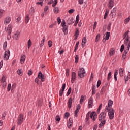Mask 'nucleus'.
Returning a JSON list of instances; mask_svg holds the SVG:
<instances>
[{"label":"nucleus","mask_w":130,"mask_h":130,"mask_svg":"<svg viewBox=\"0 0 130 130\" xmlns=\"http://www.w3.org/2000/svg\"><path fill=\"white\" fill-rule=\"evenodd\" d=\"M1 83H4L6 82V78L5 76H3L2 79L1 80Z\"/></svg>","instance_id":"46"},{"label":"nucleus","mask_w":130,"mask_h":130,"mask_svg":"<svg viewBox=\"0 0 130 130\" xmlns=\"http://www.w3.org/2000/svg\"><path fill=\"white\" fill-rule=\"evenodd\" d=\"M86 42H87V38L85 37H83V38L82 39V46L84 47L85 44H86Z\"/></svg>","instance_id":"25"},{"label":"nucleus","mask_w":130,"mask_h":130,"mask_svg":"<svg viewBox=\"0 0 130 130\" xmlns=\"http://www.w3.org/2000/svg\"><path fill=\"white\" fill-rule=\"evenodd\" d=\"M78 47H79V42H78L75 45L74 52H76V51L78 50Z\"/></svg>","instance_id":"32"},{"label":"nucleus","mask_w":130,"mask_h":130,"mask_svg":"<svg viewBox=\"0 0 130 130\" xmlns=\"http://www.w3.org/2000/svg\"><path fill=\"white\" fill-rule=\"evenodd\" d=\"M48 45H49V47H51V46H52V41L49 40L48 41Z\"/></svg>","instance_id":"48"},{"label":"nucleus","mask_w":130,"mask_h":130,"mask_svg":"<svg viewBox=\"0 0 130 130\" xmlns=\"http://www.w3.org/2000/svg\"><path fill=\"white\" fill-rule=\"evenodd\" d=\"M124 50V45H122L120 49L121 52H122V51H123Z\"/></svg>","instance_id":"50"},{"label":"nucleus","mask_w":130,"mask_h":130,"mask_svg":"<svg viewBox=\"0 0 130 130\" xmlns=\"http://www.w3.org/2000/svg\"><path fill=\"white\" fill-rule=\"evenodd\" d=\"M70 72V69H67L66 71V76L68 77L69 76V72Z\"/></svg>","instance_id":"53"},{"label":"nucleus","mask_w":130,"mask_h":130,"mask_svg":"<svg viewBox=\"0 0 130 130\" xmlns=\"http://www.w3.org/2000/svg\"><path fill=\"white\" fill-rule=\"evenodd\" d=\"M105 117H106V113L102 112L99 116V120L101 122L99 124V126H103L106 122V120H105Z\"/></svg>","instance_id":"2"},{"label":"nucleus","mask_w":130,"mask_h":130,"mask_svg":"<svg viewBox=\"0 0 130 130\" xmlns=\"http://www.w3.org/2000/svg\"><path fill=\"white\" fill-rule=\"evenodd\" d=\"M6 113H3V114H2V119H5V117H6Z\"/></svg>","instance_id":"63"},{"label":"nucleus","mask_w":130,"mask_h":130,"mask_svg":"<svg viewBox=\"0 0 130 130\" xmlns=\"http://www.w3.org/2000/svg\"><path fill=\"white\" fill-rule=\"evenodd\" d=\"M57 22H58V25H59V24H60V23H61V19H60V17L57 18Z\"/></svg>","instance_id":"54"},{"label":"nucleus","mask_w":130,"mask_h":130,"mask_svg":"<svg viewBox=\"0 0 130 130\" xmlns=\"http://www.w3.org/2000/svg\"><path fill=\"white\" fill-rule=\"evenodd\" d=\"M106 112H108V115L110 119H113L114 118V113L115 111L113 108H110V109L105 110Z\"/></svg>","instance_id":"3"},{"label":"nucleus","mask_w":130,"mask_h":130,"mask_svg":"<svg viewBox=\"0 0 130 130\" xmlns=\"http://www.w3.org/2000/svg\"><path fill=\"white\" fill-rule=\"evenodd\" d=\"M114 6V0H109L108 4L109 9H112Z\"/></svg>","instance_id":"14"},{"label":"nucleus","mask_w":130,"mask_h":130,"mask_svg":"<svg viewBox=\"0 0 130 130\" xmlns=\"http://www.w3.org/2000/svg\"><path fill=\"white\" fill-rule=\"evenodd\" d=\"M72 125H73V120H72V119H69V121L67 123V126L68 128H71Z\"/></svg>","instance_id":"22"},{"label":"nucleus","mask_w":130,"mask_h":130,"mask_svg":"<svg viewBox=\"0 0 130 130\" xmlns=\"http://www.w3.org/2000/svg\"><path fill=\"white\" fill-rule=\"evenodd\" d=\"M48 9H49L48 6H45L44 8V12H47V11L48 10Z\"/></svg>","instance_id":"57"},{"label":"nucleus","mask_w":130,"mask_h":130,"mask_svg":"<svg viewBox=\"0 0 130 130\" xmlns=\"http://www.w3.org/2000/svg\"><path fill=\"white\" fill-rule=\"evenodd\" d=\"M35 83H37V84H38V82H39V78L38 77H37L35 80Z\"/></svg>","instance_id":"61"},{"label":"nucleus","mask_w":130,"mask_h":130,"mask_svg":"<svg viewBox=\"0 0 130 130\" xmlns=\"http://www.w3.org/2000/svg\"><path fill=\"white\" fill-rule=\"evenodd\" d=\"M13 29V26H12V25L10 24L8 25L7 28H5V30L7 32V33H8V36H7V39L8 40H10V39H11V33H12V30Z\"/></svg>","instance_id":"4"},{"label":"nucleus","mask_w":130,"mask_h":130,"mask_svg":"<svg viewBox=\"0 0 130 130\" xmlns=\"http://www.w3.org/2000/svg\"><path fill=\"white\" fill-rule=\"evenodd\" d=\"M97 26V22H94V25H93V31L96 29V26Z\"/></svg>","instance_id":"59"},{"label":"nucleus","mask_w":130,"mask_h":130,"mask_svg":"<svg viewBox=\"0 0 130 130\" xmlns=\"http://www.w3.org/2000/svg\"><path fill=\"white\" fill-rule=\"evenodd\" d=\"M10 57V51L8 50L7 51H6L3 56V59L4 60H8Z\"/></svg>","instance_id":"9"},{"label":"nucleus","mask_w":130,"mask_h":130,"mask_svg":"<svg viewBox=\"0 0 130 130\" xmlns=\"http://www.w3.org/2000/svg\"><path fill=\"white\" fill-rule=\"evenodd\" d=\"M79 18H80V16L79 15H77L76 18L75 24H78V23H79Z\"/></svg>","instance_id":"37"},{"label":"nucleus","mask_w":130,"mask_h":130,"mask_svg":"<svg viewBox=\"0 0 130 130\" xmlns=\"http://www.w3.org/2000/svg\"><path fill=\"white\" fill-rule=\"evenodd\" d=\"M78 75L80 78H84L86 76L87 74H86V72L85 71V69L84 68H80L78 70Z\"/></svg>","instance_id":"5"},{"label":"nucleus","mask_w":130,"mask_h":130,"mask_svg":"<svg viewBox=\"0 0 130 130\" xmlns=\"http://www.w3.org/2000/svg\"><path fill=\"white\" fill-rule=\"evenodd\" d=\"M17 74H18V75H19L20 76H22V75H23V73H22V70L18 69L17 71Z\"/></svg>","instance_id":"42"},{"label":"nucleus","mask_w":130,"mask_h":130,"mask_svg":"<svg viewBox=\"0 0 130 130\" xmlns=\"http://www.w3.org/2000/svg\"><path fill=\"white\" fill-rule=\"evenodd\" d=\"M115 51H114V49H111L110 51V56H112L113 54H114Z\"/></svg>","instance_id":"31"},{"label":"nucleus","mask_w":130,"mask_h":130,"mask_svg":"<svg viewBox=\"0 0 130 130\" xmlns=\"http://www.w3.org/2000/svg\"><path fill=\"white\" fill-rule=\"evenodd\" d=\"M112 78L111 76V72H110L108 75V77H107V81H109V80L111 79V78Z\"/></svg>","instance_id":"36"},{"label":"nucleus","mask_w":130,"mask_h":130,"mask_svg":"<svg viewBox=\"0 0 130 130\" xmlns=\"http://www.w3.org/2000/svg\"><path fill=\"white\" fill-rule=\"evenodd\" d=\"M7 41L5 42L3 44V49L4 50H6L7 49Z\"/></svg>","instance_id":"38"},{"label":"nucleus","mask_w":130,"mask_h":130,"mask_svg":"<svg viewBox=\"0 0 130 130\" xmlns=\"http://www.w3.org/2000/svg\"><path fill=\"white\" fill-rule=\"evenodd\" d=\"M65 89H66V83H64L62 86V89L60 90L59 92L60 96H62V94H63V91H64Z\"/></svg>","instance_id":"18"},{"label":"nucleus","mask_w":130,"mask_h":130,"mask_svg":"<svg viewBox=\"0 0 130 130\" xmlns=\"http://www.w3.org/2000/svg\"><path fill=\"white\" fill-rule=\"evenodd\" d=\"M20 21H21V16L18 17L16 19V22H17V23H19V22H20Z\"/></svg>","instance_id":"51"},{"label":"nucleus","mask_w":130,"mask_h":130,"mask_svg":"<svg viewBox=\"0 0 130 130\" xmlns=\"http://www.w3.org/2000/svg\"><path fill=\"white\" fill-rule=\"evenodd\" d=\"M20 60L21 64H24V62L26 60V56L25 55H21Z\"/></svg>","instance_id":"16"},{"label":"nucleus","mask_w":130,"mask_h":130,"mask_svg":"<svg viewBox=\"0 0 130 130\" xmlns=\"http://www.w3.org/2000/svg\"><path fill=\"white\" fill-rule=\"evenodd\" d=\"M12 18L10 17H7L6 19L4 20V23L5 25H8V24H10Z\"/></svg>","instance_id":"13"},{"label":"nucleus","mask_w":130,"mask_h":130,"mask_svg":"<svg viewBox=\"0 0 130 130\" xmlns=\"http://www.w3.org/2000/svg\"><path fill=\"white\" fill-rule=\"evenodd\" d=\"M104 92V87H102V88L101 90L100 94L102 95Z\"/></svg>","instance_id":"64"},{"label":"nucleus","mask_w":130,"mask_h":130,"mask_svg":"<svg viewBox=\"0 0 130 130\" xmlns=\"http://www.w3.org/2000/svg\"><path fill=\"white\" fill-rule=\"evenodd\" d=\"M45 36H44L43 37V39H42V41H41V43H43V44H44V42L45 41Z\"/></svg>","instance_id":"56"},{"label":"nucleus","mask_w":130,"mask_h":130,"mask_svg":"<svg viewBox=\"0 0 130 130\" xmlns=\"http://www.w3.org/2000/svg\"><path fill=\"white\" fill-rule=\"evenodd\" d=\"M69 116H70V114H69V113H68V112L64 114V117L66 118H68V117H69Z\"/></svg>","instance_id":"58"},{"label":"nucleus","mask_w":130,"mask_h":130,"mask_svg":"<svg viewBox=\"0 0 130 130\" xmlns=\"http://www.w3.org/2000/svg\"><path fill=\"white\" fill-rule=\"evenodd\" d=\"M24 122V115L20 114L17 119V124L18 125H21Z\"/></svg>","instance_id":"7"},{"label":"nucleus","mask_w":130,"mask_h":130,"mask_svg":"<svg viewBox=\"0 0 130 130\" xmlns=\"http://www.w3.org/2000/svg\"><path fill=\"white\" fill-rule=\"evenodd\" d=\"M128 33H129V31H127L123 35V39H125L124 43L125 45L127 46V48L125 49L124 52L122 56V59L123 60H124L125 58H126V54H127V52L129 51V48H130V37L128 36Z\"/></svg>","instance_id":"1"},{"label":"nucleus","mask_w":130,"mask_h":130,"mask_svg":"<svg viewBox=\"0 0 130 130\" xmlns=\"http://www.w3.org/2000/svg\"><path fill=\"white\" fill-rule=\"evenodd\" d=\"M89 116L90 118H92L93 121H95V120H96V118H97V115L95 112H92L91 113L90 112Z\"/></svg>","instance_id":"10"},{"label":"nucleus","mask_w":130,"mask_h":130,"mask_svg":"<svg viewBox=\"0 0 130 130\" xmlns=\"http://www.w3.org/2000/svg\"><path fill=\"white\" fill-rule=\"evenodd\" d=\"M57 4V0H55L54 1V2L53 3L52 7H55V6H56Z\"/></svg>","instance_id":"55"},{"label":"nucleus","mask_w":130,"mask_h":130,"mask_svg":"<svg viewBox=\"0 0 130 130\" xmlns=\"http://www.w3.org/2000/svg\"><path fill=\"white\" fill-rule=\"evenodd\" d=\"M60 121V117L59 116H56V121H58L59 122Z\"/></svg>","instance_id":"49"},{"label":"nucleus","mask_w":130,"mask_h":130,"mask_svg":"<svg viewBox=\"0 0 130 130\" xmlns=\"http://www.w3.org/2000/svg\"><path fill=\"white\" fill-rule=\"evenodd\" d=\"M53 11L55 14H58V13H59V8L58 7H54Z\"/></svg>","instance_id":"26"},{"label":"nucleus","mask_w":130,"mask_h":130,"mask_svg":"<svg viewBox=\"0 0 130 130\" xmlns=\"http://www.w3.org/2000/svg\"><path fill=\"white\" fill-rule=\"evenodd\" d=\"M79 33H80L79 32V30L77 29L76 31V33H75V36H76V39H77L78 38V37L79 36Z\"/></svg>","instance_id":"47"},{"label":"nucleus","mask_w":130,"mask_h":130,"mask_svg":"<svg viewBox=\"0 0 130 130\" xmlns=\"http://www.w3.org/2000/svg\"><path fill=\"white\" fill-rule=\"evenodd\" d=\"M78 3L80 4V5H83V3H84V0H78Z\"/></svg>","instance_id":"62"},{"label":"nucleus","mask_w":130,"mask_h":130,"mask_svg":"<svg viewBox=\"0 0 130 130\" xmlns=\"http://www.w3.org/2000/svg\"><path fill=\"white\" fill-rule=\"evenodd\" d=\"M89 116H90V112H89L86 114V121H88L89 120Z\"/></svg>","instance_id":"45"},{"label":"nucleus","mask_w":130,"mask_h":130,"mask_svg":"<svg viewBox=\"0 0 130 130\" xmlns=\"http://www.w3.org/2000/svg\"><path fill=\"white\" fill-rule=\"evenodd\" d=\"M112 104H113V101L109 100L108 102V106L106 107L105 110H108L110 109V108H112Z\"/></svg>","instance_id":"11"},{"label":"nucleus","mask_w":130,"mask_h":130,"mask_svg":"<svg viewBox=\"0 0 130 130\" xmlns=\"http://www.w3.org/2000/svg\"><path fill=\"white\" fill-rule=\"evenodd\" d=\"M32 74H33V71H32V70H29L28 72V75H29V76H31Z\"/></svg>","instance_id":"52"},{"label":"nucleus","mask_w":130,"mask_h":130,"mask_svg":"<svg viewBox=\"0 0 130 130\" xmlns=\"http://www.w3.org/2000/svg\"><path fill=\"white\" fill-rule=\"evenodd\" d=\"M61 26L62 27H63V32L64 35H67V34H68V26L67 25H66V21H64V20H63L62 21Z\"/></svg>","instance_id":"6"},{"label":"nucleus","mask_w":130,"mask_h":130,"mask_svg":"<svg viewBox=\"0 0 130 130\" xmlns=\"http://www.w3.org/2000/svg\"><path fill=\"white\" fill-rule=\"evenodd\" d=\"M80 109H81V105L78 104L76 106V109L75 111V115H74L75 117H78V115H77V114L78 113V112H79V111H80Z\"/></svg>","instance_id":"12"},{"label":"nucleus","mask_w":130,"mask_h":130,"mask_svg":"<svg viewBox=\"0 0 130 130\" xmlns=\"http://www.w3.org/2000/svg\"><path fill=\"white\" fill-rule=\"evenodd\" d=\"M44 0H39V2H38L36 3L37 5H41V6H42L43 5V3L44 2Z\"/></svg>","instance_id":"39"},{"label":"nucleus","mask_w":130,"mask_h":130,"mask_svg":"<svg viewBox=\"0 0 130 130\" xmlns=\"http://www.w3.org/2000/svg\"><path fill=\"white\" fill-rule=\"evenodd\" d=\"M25 20L26 24H28V22H29V21H30V17H29L28 14L26 15Z\"/></svg>","instance_id":"28"},{"label":"nucleus","mask_w":130,"mask_h":130,"mask_svg":"<svg viewBox=\"0 0 130 130\" xmlns=\"http://www.w3.org/2000/svg\"><path fill=\"white\" fill-rule=\"evenodd\" d=\"M88 107L89 108H92L93 107V98H90L88 100Z\"/></svg>","instance_id":"15"},{"label":"nucleus","mask_w":130,"mask_h":130,"mask_svg":"<svg viewBox=\"0 0 130 130\" xmlns=\"http://www.w3.org/2000/svg\"><path fill=\"white\" fill-rule=\"evenodd\" d=\"M130 21V16L128 18L125 19L124 23L125 24H127L128 22Z\"/></svg>","instance_id":"44"},{"label":"nucleus","mask_w":130,"mask_h":130,"mask_svg":"<svg viewBox=\"0 0 130 130\" xmlns=\"http://www.w3.org/2000/svg\"><path fill=\"white\" fill-rule=\"evenodd\" d=\"M117 75H118V70H116L114 73V80L115 82L117 81Z\"/></svg>","instance_id":"23"},{"label":"nucleus","mask_w":130,"mask_h":130,"mask_svg":"<svg viewBox=\"0 0 130 130\" xmlns=\"http://www.w3.org/2000/svg\"><path fill=\"white\" fill-rule=\"evenodd\" d=\"M11 88H12V85H11V84H9L8 85V87H7V91H8V92L11 91Z\"/></svg>","instance_id":"43"},{"label":"nucleus","mask_w":130,"mask_h":130,"mask_svg":"<svg viewBox=\"0 0 130 130\" xmlns=\"http://www.w3.org/2000/svg\"><path fill=\"white\" fill-rule=\"evenodd\" d=\"M124 70L123 68H121L119 70V73L120 77H122L123 76V71Z\"/></svg>","instance_id":"27"},{"label":"nucleus","mask_w":130,"mask_h":130,"mask_svg":"<svg viewBox=\"0 0 130 130\" xmlns=\"http://www.w3.org/2000/svg\"><path fill=\"white\" fill-rule=\"evenodd\" d=\"M74 12H75V10L73 9H70L69 10V14H73Z\"/></svg>","instance_id":"60"},{"label":"nucleus","mask_w":130,"mask_h":130,"mask_svg":"<svg viewBox=\"0 0 130 130\" xmlns=\"http://www.w3.org/2000/svg\"><path fill=\"white\" fill-rule=\"evenodd\" d=\"M19 37H20V32H16L13 36V39L15 40H18L19 39Z\"/></svg>","instance_id":"17"},{"label":"nucleus","mask_w":130,"mask_h":130,"mask_svg":"<svg viewBox=\"0 0 130 130\" xmlns=\"http://www.w3.org/2000/svg\"><path fill=\"white\" fill-rule=\"evenodd\" d=\"M108 14H109V10L108 9L106 10V12L105 13V15L104 16V19L105 20L107 18V16H108Z\"/></svg>","instance_id":"24"},{"label":"nucleus","mask_w":130,"mask_h":130,"mask_svg":"<svg viewBox=\"0 0 130 130\" xmlns=\"http://www.w3.org/2000/svg\"><path fill=\"white\" fill-rule=\"evenodd\" d=\"M67 23L69 25H72L73 23H75V19L73 18H69L67 20Z\"/></svg>","instance_id":"21"},{"label":"nucleus","mask_w":130,"mask_h":130,"mask_svg":"<svg viewBox=\"0 0 130 130\" xmlns=\"http://www.w3.org/2000/svg\"><path fill=\"white\" fill-rule=\"evenodd\" d=\"M76 81V73L72 72L71 77V83H74Z\"/></svg>","instance_id":"19"},{"label":"nucleus","mask_w":130,"mask_h":130,"mask_svg":"<svg viewBox=\"0 0 130 130\" xmlns=\"http://www.w3.org/2000/svg\"><path fill=\"white\" fill-rule=\"evenodd\" d=\"M72 103H73V98L72 97H70L68 100V103L69 108H71V107H72Z\"/></svg>","instance_id":"20"},{"label":"nucleus","mask_w":130,"mask_h":130,"mask_svg":"<svg viewBox=\"0 0 130 130\" xmlns=\"http://www.w3.org/2000/svg\"><path fill=\"white\" fill-rule=\"evenodd\" d=\"M79 61V55H76L75 56V63H78Z\"/></svg>","instance_id":"40"},{"label":"nucleus","mask_w":130,"mask_h":130,"mask_svg":"<svg viewBox=\"0 0 130 130\" xmlns=\"http://www.w3.org/2000/svg\"><path fill=\"white\" fill-rule=\"evenodd\" d=\"M100 40V34H98L96 36L95 42H98V41H99Z\"/></svg>","instance_id":"29"},{"label":"nucleus","mask_w":130,"mask_h":130,"mask_svg":"<svg viewBox=\"0 0 130 130\" xmlns=\"http://www.w3.org/2000/svg\"><path fill=\"white\" fill-rule=\"evenodd\" d=\"M31 45H32V42H31V40L29 39L27 42L28 48H30V47H31Z\"/></svg>","instance_id":"30"},{"label":"nucleus","mask_w":130,"mask_h":130,"mask_svg":"<svg viewBox=\"0 0 130 130\" xmlns=\"http://www.w3.org/2000/svg\"><path fill=\"white\" fill-rule=\"evenodd\" d=\"M72 92V88L70 87L68 90V92L66 94V95L67 96H69L70 95V94H71Z\"/></svg>","instance_id":"33"},{"label":"nucleus","mask_w":130,"mask_h":130,"mask_svg":"<svg viewBox=\"0 0 130 130\" xmlns=\"http://www.w3.org/2000/svg\"><path fill=\"white\" fill-rule=\"evenodd\" d=\"M38 78L41 79V82H44L45 81V76L44 74H42L41 71L38 72Z\"/></svg>","instance_id":"8"},{"label":"nucleus","mask_w":130,"mask_h":130,"mask_svg":"<svg viewBox=\"0 0 130 130\" xmlns=\"http://www.w3.org/2000/svg\"><path fill=\"white\" fill-rule=\"evenodd\" d=\"M101 85V80H99L97 83L96 87L97 88H99L100 87V85Z\"/></svg>","instance_id":"41"},{"label":"nucleus","mask_w":130,"mask_h":130,"mask_svg":"<svg viewBox=\"0 0 130 130\" xmlns=\"http://www.w3.org/2000/svg\"><path fill=\"white\" fill-rule=\"evenodd\" d=\"M84 99H85V96H84L83 95H82L81 96L80 100V104H82V103H83V102H84Z\"/></svg>","instance_id":"34"},{"label":"nucleus","mask_w":130,"mask_h":130,"mask_svg":"<svg viewBox=\"0 0 130 130\" xmlns=\"http://www.w3.org/2000/svg\"><path fill=\"white\" fill-rule=\"evenodd\" d=\"M109 37H110V32H107L106 35V40H108L109 39Z\"/></svg>","instance_id":"35"}]
</instances>
